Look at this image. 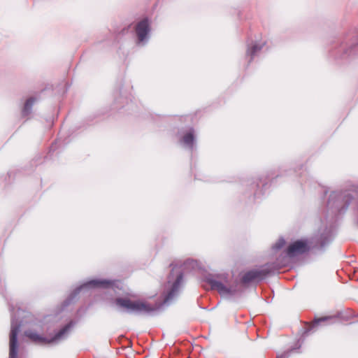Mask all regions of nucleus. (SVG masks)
<instances>
[{"instance_id":"obj_1","label":"nucleus","mask_w":358,"mask_h":358,"mask_svg":"<svg viewBox=\"0 0 358 358\" xmlns=\"http://www.w3.org/2000/svg\"><path fill=\"white\" fill-rule=\"evenodd\" d=\"M333 236L331 225L321 227L309 239H298L290 243L286 249V254L289 257H294L310 250L324 251L332 241Z\"/></svg>"},{"instance_id":"obj_2","label":"nucleus","mask_w":358,"mask_h":358,"mask_svg":"<svg viewBox=\"0 0 358 358\" xmlns=\"http://www.w3.org/2000/svg\"><path fill=\"white\" fill-rule=\"evenodd\" d=\"M357 186L353 185L350 189H339L331 192L327 202L328 213L331 214L332 217L344 214L352 201L353 195L352 192L355 193L354 188Z\"/></svg>"},{"instance_id":"obj_3","label":"nucleus","mask_w":358,"mask_h":358,"mask_svg":"<svg viewBox=\"0 0 358 358\" xmlns=\"http://www.w3.org/2000/svg\"><path fill=\"white\" fill-rule=\"evenodd\" d=\"M115 285V280L101 278H94L87 280L81 285L76 287L67 296L62 303V309L67 308L69 306L75 303L78 299L79 294L86 293L92 289H107L113 287Z\"/></svg>"},{"instance_id":"obj_4","label":"nucleus","mask_w":358,"mask_h":358,"mask_svg":"<svg viewBox=\"0 0 358 358\" xmlns=\"http://www.w3.org/2000/svg\"><path fill=\"white\" fill-rule=\"evenodd\" d=\"M212 290L217 291L223 297H231L240 292L237 281L230 283L228 275L222 274H208L205 277Z\"/></svg>"},{"instance_id":"obj_5","label":"nucleus","mask_w":358,"mask_h":358,"mask_svg":"<svg viewBox=\"0 0 358 358\" xmlns=\"http://www.w3.org/2000/svg\"><path fill=\"white\" fill-rule=\"evenodd\" d=\"M11 311V325L10 332V341H9V357L8 358H17L18 353V341L17 336L20 331V329L24 322L21 320V317H26L27 314L24 310L18 308L16 312H14V308L10 309Z\"/></svg>"},{"instance_id":"obj_6","label":"nucleus","mask_w":358,"mask_h":358,"mask_svg":"<svg viewBox=\"0 0 358 358\" xmlns=\"http://www.w3.org/2000/svg\"><path fill=\"white\" fill-rule=\"evenodd\" d=\"M115 305L124 308L126 313L134 315H154L159 308H155L150 304L138 301H131L127 298L117 297L115 301Z\"/></svg>"},{"instance_id":"obj_7","label":"nucleus","mask_w":358,"mask_h":358,"mask_svg":"<svg viewBox=\"0 0 358 358\" xmlns=\"http://www.w3.org/2000/svg\"><path fill=\"white\" fill-rule=\"evenodd\" d=\"M178 144L185 150L193 153L197 149V134L192 126L179 128L176 134Z\"/></svg>"},{"instance_id":"obj_8","label":"nucleus","mask_w":358,"mask_h":358,"mask_svg":"<svg viewBox=\"0 0 358 358\" xmlns=\"http://www.w3.org/2000/svg\"><path fill=\"white\" fill-rule=\"evenodd\" d=\"M271 272V271L267 266L262 268H253L247 271L243 275L241 282L243 284H248L252 282H259L264 279Z\"/></svg>"},{"instance_id":"obj_9","label":"nucleus","mask_w":358,"mask_h":358,"mask_svg":"<svg viewBox=\"0 0 358 358\" xmlns=\"http://www.w3.org/2000/svg\"><path fill=\"white\" fill-rule=\"evenodd\" d=\"M183 273L182 272H180L177 275L176 279L171 286L170 289L165 294L164 300L161 304L162 306H169L172 303L174 299L178 295L179 289L181 285Z\"/></svg>"},{"instance_id":"obj_10","label":"nucleus","mask_w":358,"mask_h":358,"mask_svg":"<svg viewBox=\"0 0 358 358\" xmlns=\"http://www.w3.org/2000/svg\"><path fill=\"white\" fill-rule=\"evenodd\" d=\"M76 324V322L75 321L71 320L67 324L64 325L61 329L57 331L52 336L50 337L51 345L59 344L62 341L67 339L71 334Z\"/></svg>"},{"instance_id":"obj_11","label":"nucleus","mask_w":358,"mask_h":358,"mask_svg":"<svg viewBox=\"0 0 358 358\" xmlns=\"http://www.w3.org/2000/svg\"><path fill=\"white\" fill-rule=\"evenodd\" d=\"M24 335L35 344L51 345L50 338L44 336L36 329H29L24 331Z\"/></svg>"},{"instance_id":"obj_12","label":"nucleus","mask_w":358,"mask_h":358,"mask_svg":"<svg viewBox=\"0 0 358 358\" xmlns=\"http://www.w3.org/2000/svg\"><path fill=\"white\" fill-rule=\"evenodd\" d=\"M127 91H120V96L115 100L117 107L124 108L126 111H133L134 103L124 94Z\"/></svg>"},{"instance_id":"obj_13","label":"nucleus","mask_w":358,"mask_h":358,"mask_svg":"<svg viewBox=\"0 0 358 358\" xmlns=\"http://www.w3.org/2000/svg\"><path fill=\"white\" fill-rule=\"evenodd\" d=\"M150 31L149 22L148 19H143L139 22L136 27V32L139 42H143Z\"/></svg>"},{"instance_id":"obj_14","label":"nucleus","mask_w":358,"mask_h":358,"mask_svg":"<svg viewBox=\"0 0 358 358\" xmlns=\"http://www.w3.org/2000/svg\"><path fill=\"white\" fill-rule=\"evenodd\" d=\"M36 101V99L34 97H29L26 100L22 109V115L23 117H27L31 113L33 106Z\"/></svg>"},{"instance_id":"obj_15","label":"nucleus","mask_w":358,"mask_h":358,"mask_svg":"<svg viewBox=\"0 0 358 358\" xmlns=\"http://www.w3.org/2000/svg\"><path fill=\"white\" fill-rule=\"evenodd\" d=\"M332 318L333 317L331 316H324L315 318L313 323L305 330L303 337H305L306 336L308 335L310 333V331L321 322L331 320Z\"/></svg>"},{"instance_id":"obj_16","label":"nucleus","mask_w":358,"mask_h":358,"mask_svg":"<svg viewBox=\"0 0 358 358\" xmlns=\"http://www.w3.org/2000/svg\"><path fill=\"white\" fill-rule=\"evenodd\" d=\"M261 49V47L258 45H253L250 48H249L247 50V55L250 57V60L252 59L253 56L255 55V53L258 51H259Z\"/></svg>"},{"instance_id":"obj_17","label":"nucleus","mask_w":358,"mask_h":358,"mask_svg":"<svg viewBox=\"0 0 358 358\" xmlns=\"http://www.w3.org/2000/svg\"><path fill=\"white\" fill-rule=\"evenodd\" d=\"M285 245V240L283 238H280L275 244L272 245V249L274 251H278L282 249Z\"/></svg>"},{"instance_id":"obj_18","label":"nucleus","mask_w":358,"mask_h":358,"mask_svg":"<svg viewBox=\"0 0 358 358\" xmlns=\"http://www.w3.org/2000/svg\"><path fill=\"white\" fill-rule=\"evenodd\" d=\"M301 346V343H299V341L298 342V343H296L294 347H293L292 349H291V351H296V350H299Z\"/></svg>"},{"instance_id":"obj_19","label":"nucleus","mask_w":358,"mask_h":358,"mask_svg":"<svg viewBox=\"0 0 358 358\" xmlns=\"http://www.w3.org/2000/svg\"><path fill=\"white\" fill-rule=\"evenodd\" d=\"M258 186H259V185L257 183H256L255 181L252 182V189H254Z\"/></svg>"},{"instance_id":"obj_20","label":"nucleus","mask_w":358,"mask_h":358,"mask_svg":"<svg viewBox=\"0 0 358 358\" xmlns=\"http://www.w3.org/2000/svg\"><path fill=\"white\" fill-rule=\"evenodd\" d=\"M324 193V194L326 195V194H327V190H325Z\"/></svg>"},{"instance_id":"obj_21","label":"nucleus","mask_w":358,"mask_h":358,"mask_svg":"<svg viewBox=\"0 0 358 358\" xmlns=\"http://www.w3.org/2000/svg\"><path fill=\"white\" fill-rule=\"evenodd\" d=\"M255 197H257V196H258L257 193H255Z\"/></svg>"},{"instance_id":"obj_22","label":"nucleus","mask_w":358,"mask_h":358,"mask_svg":"<svg viewBox=\"0 0 358 358\" xmlns=\"http://www.w3.org/2000/svg\"><path fill=\"white\" fill-rule=\"evenodd\" d=\"M357 224H358V217H357Z\"/></svg>"},{"instance_id":"obj_23","label":"nucleus","mask_w":358,"mask_h":358,"mask_svg":"<svg viewBox=\"0 0 358 358\" xmlns=\"http://www.w3.org/2000/svg\"><path fill=\"white\" fill-rule=\"evenodd\" d=\"M277 358H279L278 357Z\"/></svg>"}]
</instances>
